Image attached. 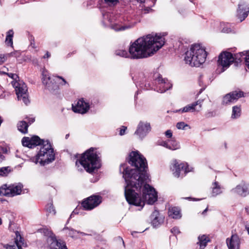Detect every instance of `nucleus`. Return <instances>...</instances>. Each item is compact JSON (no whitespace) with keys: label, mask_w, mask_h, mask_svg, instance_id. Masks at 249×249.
<instances>
[{"label":"nucleus","mask_w":249,"mask_h":249,"mask_svg":"<svg viewBox=\"0 0 249 249\" xmlns=\"http://www.w3.org/2000/svg\"><path fill=\"white\" fill-rule=\"evenodd\" d=\"M129 163L136 167L135 169L126 168L123 172V177L127 184L124 195L127 202H156L158 199L157 192L149 184H145L142 189V200L139 194L129 187L140 189L148 178L146 173L147 165L146 159L138 152H132L129 155Z\"/></svg>","instance_id":"f257e3e1"},{"label":"nucleus","mask_w":249,"mask_h":249,"mask_svg":"<svg viewBox=\"0 0 249 249\" xmlns=\"http://www.w3.org/2000/svg\"><path fill=\"white\" fill-rule=\"evenodd\" d=\"M165 43L163 36L151 34L138 38L129 46L131 59H142L153 55Z\"/></svg>","instance_id":"f03ea898"},{"label":"nucleus","mask_w":249,"mask_h":249,"mask_svg":"<svg viewBox=\"0 0 249 249\" xmlns=\"http://www.w3.org/2000/svg\"><path fill=\"white\" fill-rule=\"evenodd\" d=\"M205 49L199 44H195L185 53L184 60L191 66L199 67L206 60Z\"/></svg>","instance_id":"7ed1b4c3"},{"label":"nucleus","mask_w":249,"mask_h":249,"mask_svg":"<svg viewBox=\"0 0 249 249\" xmlns=\"http://www.w3.org/2000/svg\"><path fill=\"white\" fill-rule=\"evenodd\" d=\"M78 164L89 173H92L100 167V160L93 148H90L82 155L79 161L76 162V166H78Z\"/></svg>","instance_id":"20e7f679"},{"label":"nucleus","mask_w":249,"mask_h":249,"mask_svg":"<svg viewBox=\"0 0 249 249\" xmlns=\"http://www.w3.org/2000/svg\"><path fill=\"white\" fill-rule=\"evenodd\" d=\"M38 153L36 158V162H39L44 165L54 160V153L53 148L49 141H43Z\"/></svg>","instance_id":"39448f33"},{"label":"nucleus","mask_w":249,"mask_h":249,"mask_svg":"<svg viewBox=\"0 0 249 249\" xmlns=\"http://www.w3.org/2000/svg\"><path fill=\"white\" fill-rule=\"evenodd\" d=\"M23 187V185L21 183H15L10 185L3 184L0 187V195L13 197L20 195Z\"/></svg>","instance_id":"423d86ee"},{"label":"nucleus","mask_w":249,"mask_h":249,"mask_svg":"<svg viewBox=\"0 0 249 249\" xmlns=\"http://www.w3.org/2000/svg\"><path fill=\"white\" fill-rule=\"evenodd\" d=\"M12 84L15 89L18 100L22 101L25 104L27 105L29 103V100L26 84L22 81H16Z\"/></svg>","instance_id":"0eeeda50"},{"label":"nucleus","mask_w":249,"mask_h":249,"mask_svg":"<svg viewBox=\"0 0 249 249\" xmlns=\"http://www.w3.org/2000/svg\"><path fill=\"white\" fill-rule=\"evenodd\" d=\"M234 61L232 54L229 52L221 53L218 57V64L221 66L223 68H227Z\"/></svg>","instance_id":"6e6552de"},{"label":"nucleus","mask_w":249,"mask_h":249,"mask_svg":"<svg viewBox=\"0 0 249 249\" xmlns=\"http://www.w3.org/2000/svg\"><path fill=\"white\" fill-rule=\"evenodd\" d=\"M244 96V93L241 90H235L227 94L223 97L222 104L228 105L234 103L239 98Z\"/></svg>","instance_id":"1a4fd4ad"},{"label":"nucleus","mask_w":249,"mask_h":249,"mask_svg":"<svg viewBox=\"0 0 249 249\" xmlns=\"http://www.w3.org/2000/svg\"><path fill=\"white\" fill-rule=\"evenodd\" d=\"M151 131L150 123L141 121L137 127L135 134L142 139Z\"/></svg>","instance_id":"9d476101"},{"label":"nucleus","mask_w":249,"mask_h":249,"mask_svg":"<svg viewBox=\"0 0 249 249\" xmlns=\"http://www.w3.org/2000/svg\"><path fill=\"white\" fill-rule=\"evenodd\" d=\"M187 164L184 163H178L177 160H174L172 163L171 169L175 177L178 178L181 171H184V173L188 172L187 169Z\"/></svg>","instance_id":"9b49d317"},{"label":"nucleus","mask_w":249,"mask_h":249,"mask_svg":"<svg viewBox=\"0 0 249 249\" xmlns=\"http://www.w3.org/2000/svg\"><path fill=\"white\" fill-rule=\"evenodd\" d=\"M249 12V5L244 1H241L238 4L237 11V16L240 21H243L248 16Z\"/></svg>","instance_id":"f8f14e48"},{"label":"nucleus","mask_w":249,"mask_h":249,"mask_svg":"<svg viewBox=\"0 0 249 249\" xmlns=\"http://www.w3.org/2000/svg\"><path fill=\"white\" fill-rule=\"evenodd\" d=\"M47 243L51 249H68L65 242L57 240L55 236L48 238Z\"/></svg>","instance_id":"ddd939ff"},{"label":"nucleus","mask_w":249,"mask_h":249,"mask_svg":"<svg viewBox=\"0 0 249 249\" xmlns=\"http://www.w3.org/2000/svg\"><path fill=\"white\" fill-rule=\"evenodd\" d=\"M226 244L229 249H240V239L236 234H232L226 239Z\"/></svg>","instance_id":"4468645a"},{"label":"nucleus","mask_w":249,"mask_h":249,"mask_svg":"<svg viewBox=\"0 0 249 249\" xmlns=\"http://www.w3.org/2000/svg\"><path fill=\"white\" fill-rule=\"evenodd\" d=\"M72 107L74 112L84 114L89 109V104L86 103L83 99H81L77 101L75 106H74L72 105Z\"/></svg>","instance_id":"2eb2a0df"},{"label":"nucleus","mask_w":249,"mask_h":249,"mask_svg":"<svg viewBox=\"0 0 249 249\" xmlns=\"http://www.w3.org/2000/svg\"><path fill=\"white\" fill-rule=\"evenodd\" d=\"M150 219L152 226L157 227L163 222L164 217L158 211L155 210L151 214Z\"/></svg>","instance_id":"dca6fc26"},{"label":"nucleus","mask_w":249,"mask_h":249,"mask_svg":"<svg viewBox=\"0 0 249 249\" xmlns=\"http://www.w3.org/2000/svg\"><path fill=\"white\" fill-rule=\"evenodd\" d=\"M159 86V91L163 93L170 89L172 87V84H170L167 79H163L160 75H159L156 78Z\"/></svg>","instance_id":"f3484780"},{"label":"nucleus","mask_w":249,"mask_h":249,"mask_svg":"<svg viewBox=\"0 0 249 249\" xmlns=\"http://www.w3.org/2000/svg\"><path fill=\"white\" fill-rule=\"evenodd\" d=\"M100 203H81L80 205H78L76 209L72 212L71 214L69 220L72 217L74 214H78L79 209H82L86 211L91 210L94 208L97 207Z\"/></svg>","instance_id":"a211bd4d"},{"label":"nucleus","mask_w":249,"mask_h":249,"mask_svg":"<svg viewBox=\"0 0 249 249\" xmlns=\"http://www.w3.org/2000/svg\"><path fill=\"white\" fill-rule=\"evenodd\" d=\"M201 103V101L198 100L193 104L188 105L184 107L181 109V111L182 112H187L189 111H199L202 107Z\"/></svg>","instance_id":"6ab92c4d"},{"label":"nucleus","mask_w":249,"mask_h":249,"mask_svg":"<svg viewBox=\"0 0 249 249\" xmlns=\"http://www.w3.org/2000/svg\"><path fill=\"white\" fill-rule=\"evenodd\" d=\"M15 242L18 249H23L24 248H26L27 246L24 238L18 231L15 232Z\"/></svg>","instance_id":"aec40b11"},{"label":"nucleus","mask_w":249,"mask_h":249,"mask_svg":"<svg viewBox=\"0 0 249 249\" xmlns=\"http://www.w3.org/2000/svg\"><path fill=\"white\" fill-rule=\"evenodd\" d=\"M168 216L174 219H178L181 217L180 210L177 207H171L168 209Z\"/></svg>","instance_id":"412c9836"},{"label":"nucleus","mask_w":249,"mask_h":249,"mask_svg":"<svg viewBox=\"0 0 249 249\" xmlns=\"http://www.w3.org/2000/svg\"><path fill=\"white\" fill-rule=\"evenodd\" d=\"M136 22H130L124 25H120L118 24H114L111 25V28L116 31H124L126 29L131 28L134 27Z\"/></svg>","instance_id":"4be33fe9"},{"label":"nucleus","mask_w":249,"mask_h":249,"mask_svg":"<svg viewBox=\"0 0 249 249\" xmlns=\"http://www.w3.org/2000/svg\"><path fill=\"white\" fill-rule=\"evenodd\" d=\"M231 193L233 195H238L242 197H245L243 182H242L239 185H237L235 188H233L231 190Z\"/></svg>","instance_id":"5701e85b"},{"label":"nucleus","mask_w":249,"mask_h":249,"mask_svg":"<svg viewBox=\"0 0 249 249\" xmlns=\"http://www.w3.org/2000/svg\"><path fill=\"white\" fill-rule=\"evenodd\" d=\"M223 188L218 183L215 181L212 184V195L214 196L222 193Z\"/></svg>","instance_id":"b1692460"},{"label":"nucleus","mask_w":249,"mask_h":249,"mask_svg":"<svg viewBox=\"0 0 249 249\" xmlns=\"http://www.w3.org/2000/svg\"><path fill=\"white\" fill-rule=\"evenodd\" d=\"M102 197L99 195H92L82 200L81 202H102Z\"/></svg>","instance_id":"393cba45"},{"label":"nucleus","mask_w":249,"mask_h":249,"mask_svg":"<svg viewBox=\"0 0 249 249\" xmlns=\"http://www.w3.org/2000/svg\"><path fill=\"white\" fill-rule=\"evenodd\" d=\"M198 242L197 244L199 245L200 248L203 249L207 245L208 242L210 241L209 238L205 235L199 236L198 237Z\"/></svg>","instance_id":"a878e982"},{"label":"nucleus","mask_w":249,"mask_h":249,"mask_svg":"<svg viewBox=\"0 0 249 249\" xmlns=\"http://www.w3.org/2000/svg\"><path fill=\"white\" fill-rule=\"evenodd\" d=\"M28 125L26 121H22L19 122L18 124V128L21 133L25 134L28 131Z\"/></svg>","instance_id":"bb28decb"},{"label":"nucleus","mask_w":249,"mask_h":249,"mask_svg":"<svg viewBox=\"0 0 249 249\" xmlns=\"http://www.w3.org/2000/svg\"><path fill=\"white\" fill-rule=\"evenodd\" d=\"M129 209L131 211H141L144 206V203H129Z\"/></svg>","instance_id":"cd10ccee"},{"label":"nucleus","mask_w":249,"mask_h":249,"mask_svg":"<svg viewBox=\"0 0 249 249\" xmlns=\"http://www.w3.org/2000/svg\"><path fill=\"white\" fill-rule=\"evenodd\" d=\"M31 143L32 147H34L38 145H42L43 142L44 141L43 140L40 139L37 136H34L31 138Z\"/></svg>","instance_id":"c85d7f7f"},{"label":"nucleus","mask_w":249,"mask_h":249,"mask_svg":"<svg viewBox=\"0 0 249 249\" xmlns=\"http://www.w3.org/2000/svg\"><path fill=\"white\" fill-rule=\"evenodd\" d=\"M14 32L12 30H10L7 33V36L5 39V42L8 46H13V37Z\"/></svg>","instance_id":"c756f323"},{"label":"nucleus","mask_w":249,"mask_h":249,"mask_svg":"<svg viewBox=\"0 0 249 249\" xmlns=\"http://www.w3.org/2000/svg\"><path fill=\"white\" fill-rule=\"evenodd\" d=\"M41 233H43L45 236L51 237L52 236H55V235L53 233L51 230L47 228H43L39 230Z\"/></svg>","instance_id":"7c9ffc66"},{"label":"nucleus","mask_w":249,"mask_h":249,"mask_svg":"<svg viewBox=\"0 0 249 249\" xmlns=\"http://www.w3.org/2000/svg\"><path fill=\"white\" fill-rule=\"evenodd\" d=\"M241 112V109L240 107L237 106H234L232 107V112L231 117L232 118H236L240 116Z\"/></svg>","instance_id":"2f4dec72"},{"label":"nucleus","mask_w":249,"mask_h":249,"mask_svg":"<svg viewBox=\"0 0 249 249\" xmlns=\"http://www.w3.org/2000/svg\"><path fill=\"white\" fill-rule=\"evenodd\" d=\"M45 208L46 211L49 213V214H51L52 215H54L55 214L56 211L53 203H47Z\"/></svg>","instance_id":"473e14b6"},{"label":"nucleus","mask_w":249,"mask_h":249,"mask_svg":"<svg viewBox=\"0 0 249 249\" xmlns=\"http://www.w3.org/2000/svg\"><path fill=\"white\" fill-rule=\"evenodd\" d=\"M244 55L246 56V52H240L238 53L234 54L233 56L234 61V62L238 63V62H241L244 58H242Z\"/></svg>","instance_id":"72a5a7b5"},{"label":"nucleus","mask_w":249,"mask_h":249,"mask_svg":"<svg viewBox=\"0 0 249 249\" xmlns=\"http://www.w3.org/2000/svg\"><path fill=\"white\" fill-rule=\"evenodd\" d=\"M115 54L117 55H119L120 56L126 57V58H130L129 53H128L126 51L124 50H118L116 51Z\"/></svg>","instance_id":"f704fd0d"},{"label":"nucleus","mask_w":249,"mask_h":249,"mask_svg":"<svg viewBox=\"0 0 249 249\" xmlns=\"http://www.w3.org/2000/svg\"><path fill=\"white\" fill-rule=\"evenodd\" d=\"M22 143L24 146H26L29 148H33L31 143V138L29 137H24L22 140Z\"/></svg>","instance_id":"c9c22d12"},{"label":"nucleus","mask_w":249,"mask_h":249,"mask_svg":"<svg viewBox=\"0 0 249 249\" xmlns=\"http://www.w3.org/2000/svg\"><path fill=\"white\" fill-rule=\"evenodd\" d=\"M15 53H11L6 54H0V65L3 64L7 59V57L10 56H13Z\"/></svg>","instance_id":"e433bc0d"},{"label":"nucleus","mask_w":249,"mask_h":249,"mask_svg":"<svg viewBox=\"0 0 249 249\" xmlns=\"http://www.w3.org/2000/svg\"><path fill=\"white\" fill-rule=\"evenodd\" d=\"M42 82L44 84L47 85L49 84L50 81V77L47 74V72L43 71L42 73Z\"/></svg>","instance_id":"4c0bfd02"},{"label":"nucleus","mask_w":249,"mask_h":249,"mask_svg":"<svg viewBox=\"0 0 249 249\" xmlns=\"http://www.w3.org/2000/svg\"><path fill=\"white\" fill-rule=\"evenodd\" d=\"M119 2V0H104V3L108 6L113 7Z\"/></svg>","instance_id":"58836bf2"},{"label":"nucleus","mask_w":249,"mask_h":249,"mask_svg":"<svg viewBox=\"0 0 249 249\" xmlns=\"http://www.w3.org/2000/svg\"><path fill=\"white\" fill-rule=\"evenodd\" d=\"M10 172V170L9 169L8 167L0 168V176H7Z\"/></svg>","instance_id":"ea45409f"},{"label":"nucleus","mask_w":249,"mask_h":249,"mask_svg":"<svg viewBox=\"0 0 249 249\" xmlns=\"http://www.w3.org/2000/svg\"><path fill=\"white\" fill-rule=\"evenodd\" d=\"M176 126L178 129H185L186 127H188L190 128L189 125L185 124L183 122H178Z\"/></svg>","instance_id":"a19ab883"},{"label":"nucleus","mask_w":249,"mask_h":249,"mask_svg":"<svg viewBox=\"0 0 249 249\" xmlns=\"http://www.w3.org/2000/svg\"><path fill=\"white\" fill-rule=\"evenodd\" d=\"M243 187L245 192V196L249 195V183L243 181Z\"/></svg>","instance_id":"79ce46f5"},{"label":"nucleus","mask_w":249,"mask_h":249,"mask_svg":"<svg viewBox=\"0 0 249 249\" xmlns=\"http://www.w3.org/2000/svg\"><path fill=\"white\" fill-rule=\"evenodd\" d=\"M244 59L246 67L249 69V52H246V56Z\"/></svg>","instance_id":"37998d69"},{"label":"nucleus","mask_w":249,"mask_h":249,"mask_svg":"<svg viewBox=\"0 0 249 249\" xmlns=\"http://www.w3.org/2000/svg\"><path fill=\"white\" fill-rule=\"evenodd\" d=\"M68 230L69 231V232L68 233V234L71 236V237H73L75 234V232H77V233H79V231H75L74 230H70L68 227H65L64 229H63V230Z\"/></svg>","instance_id":"c03bdc74"},{"label":"nucleus","mask_w":249,"mask_h":249,"mask_svg":"<svg viewBox=\"0 0 249 249\" xmlns=\"http://www.w3.org/2000/svg\"><path fill=\"white\" fill-rule=\"evenodd\" d=\"M162 145L164 147H165L170 150H174V149L176 148L177 147L176 146H174L173 147H171V145L170 143H169V141L168 142H163L162 143Z\"/></svg>","instance_id":"a18cd8bd"},{"label":"nucleus","mask_w":249,"mask_h":249,"mask_svg":"<svg viewBox=\"0 0 249 249\" xmlns=\"http://www.w3.org/2000/svg\"><path fill=\"white\" fill-rule=\"evenodd\" d=\"M169 143H170L171 147H173L174 146H176L177 147L174 150H176L179 148V144L175 141L170 140L169 141Z\"/></svg>","instance_id":"49530a36"},{"label":"nucleus","mask_w":249,"mask_h":249,"mask_svg":"<svg viewBox=\"0 0 249 249\" xmlns=\"http://www.w3.org/2000/svg\"><path fill=\"white\" fill-rule=\"evenodd\" d=\"M171 231L174 234H178L180 232L179 229L178 227L173 228L172 229H171Z\"/></svg>","instance_id":"de8ad7c7"},{"label":"nucleus","mask_w":249,"mask_h":249,"mask_svg":"<svg viewBox=\"0 0 249 249\" xmlns=\"http://www.w3.org/2000/svg\"><path fill=\"white\" fill-rule=\"evenodd\" d=\"M183 199L188 201H199L201 200V199L195 198L191 197H185L183 198Z\"/></svg>","instance_id":"09e8293b"},{"label":"nucleus","mask_w":249,"mask_h":249,"mask_svg":"<svg viewBox=\"0 0 249 249\" xmlns=\"http://www.w3.org/2000/svg\"><path fill=\"white\" fill-rule=\"evenodd\" d=\"M56 77H57L58 78H59L62 80V82H60V84H61L62 85H65L67 84L66 81L62 77L59 76H57Z\"/></svg>","instance_id":"8fccbe9b"},{"label":"nucleus","mask_w":249,"mask_h":249,"mask_svg":"<svg viewBox=\"0 0 249 249\" xmlns=\"http://www.w3.org/2000/svg\"><path fill=\"white\" fill-rule=\"evenodd\" d=\"M126 129V127L123 126L122 128H121V129L120 130V133H119L120 135L121 136L123 135L124 134Z\"/></svg>","instance_id":"3c124183"},{"label":"nucleus","mask_w":249,"mask_h":249,"mask_svg":"<svg viewBox=\"0 0 249 249\" xmlns=\"http://www.w3.org/2000/svg\"><path fill=\"white\" fill-rule=\"evenodd\" d=\"M165 135L168 138H171L172 136V132L171 130H168L165 132Z\"/></svg>","instance_id":"603ef678"},{"label":"nucleus","mask_w":249,"mask_h":249,"mask_svg":"<svg viewBox=\"0 0 249 249\" xmlns=\"http://www.w3.org/2000/svg\"><path fill=\"white\" fill-rule=\"evenodd\" d=\"M6 249H16V247L14 245H7L5 246Z\"/></svg>","instance_id":"864d4df0"},{"label":"nucleus","mask_w":249,"mask_h":249,"mask_svg":"<svg viewBox=\"0 0 249 249\" xmlns=\"http://www.w3.org/2000/svg\"><path fill=\"white\" fill-rule=\"evenodd\" d=\"M27 120L28 121L29 123L30 124H32V123H33V122H34V121H35V119H34V118L29 119V118H27Z\"/></svg>","instance_id":"5fc2aeb1"},{"label":"nucleus","mask_w":249,"mask_h":249,"mask_svg":"<svg viewBox=\"0 0 249 249\" xmlns=\"http://www.w3.org/2000/svg\"><path fill=\"white\" fill-rule=\"evenodd\" d=\"M50 53H49V52H47L45 54V55L43 56V57L44 58H49V57H50Z\"/></svg>","instance_id":"6e6d98bb"},{"label":"nucleus","mask_w":249,"mask_h":249,"mask_svg":"<svg viewBox=\"0 0 249 249\" xmlns=\"http://www.w3.org/2000/svg\"><path fill=\"white\" fill-rule=\"evenodd\" d=\"M246 229L247 230L248 233L249 234V225H247L246 226Z\"/></svg>","instance_id":"4d7b16f0"},{"label":"nucleus","mask_w":249,"mask_h":249,"mask_svg":"<svg viewBox=\"0 0 249 249\" xmlns=\"http://www.w3.org/2000/svg\"><path fill=\"white\" fill-rule=\"evenodd\" d=\"M14 76H15V74L13 73H10V74H9V76L11 77L12 78H13Z\"/></svg>","instance_id":"13d9d810"},{"label":"nucleus","mask_w":249,"mask_h":249,"mask_svg":"<svg viewBox=\"0 0 249 249\" xmlns=\"http://www.w3.org/2000/svg\"><path fill=\"white\" fill-rule=\"evenodd\" d=\"M207 211V208L205 209V210L203 212L202 214H204V213Z\"/></svg>","instance_id":"bf43d9fd"},{"label":"nucleus","mask_w":249,"mask_h":249,"mask_svg":"<svg viewBox=\"0 0 249 249\" xmlns=\"http://www.w3.org/2000/svg\"><path fill=\"white\" fill-rule=\"evenodd\" d=\"M69 134H67V135H66V139H68V138L69 137Z\"/></svg>","instance_id":"052dcab7"},{"label":"nucleus","mask_w":249,"mask_h":249,"mask_svg":"<svg viewBox=\"0 0 249 249\" xmlns=\"http://www.w3.org/2000/svg\"><path fill=\"white\" fill-rule=\"evenodd\" d=\"M222 32H227V33L228 32V31H225V30H224V29H223L222 30Z\"/></svg>","instance_id":"680f3d73"},{"label":"nucleus","mask_w":249,"mask_h":249,"mask_svg":"<svg viewBox=\"0 0 249 249\" xmlns=\"http://www.w3.org/2000/svg\"><path fill=\"white\" fill-rule=\"evenodd\" d=\"M136 232H136V231H133V232H132L131 234H132V235H134V233H136Z\"/></svg>","instance_id":"e2e57ef3"},{"label":"nucleus","mask_w":249,"mask_h":249,"mask_svg":"<svg viewBox=\"0 0 249 249\" xmlns=\"http://www.w3.org/2000/svg\"><path fill=\"white\" fill-rule=\"evenodd\" d=\"M1 224H2V221H1V218H0V225H1Z\"/></svg>","instance_id":"0e129e2a"},{"label":"nucleus","mask_w":249,"mask_h":249,"mask_svg":"<svg viewBox=\"0 0 249 249\" xmlns=\"http://www.w3.org/2000/svg\"><path fill=\"white\" fill-rule=\"evenodd\" d=\"M80 233L81 234H85V233H84L82 232H80Z\"/></svg>","instance_id":"69168bd1"}]
</instances>
